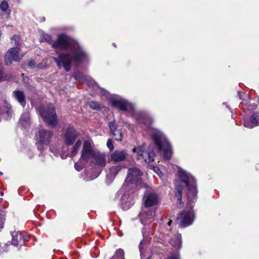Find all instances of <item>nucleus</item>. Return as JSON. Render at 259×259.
<instances>
[{"label": "nucleus", "mask_w": 259, "mask_h": 259, "mask_svg": "<svg viewBox=\"0 0 259 259\" xmlns=\"http://www.w3.org/2000/svg\"><path fill=\"white\" fill-rule=\"evenodd\" d=\"M52 47L55 50H69L70 52V53H61L58 58L53 57L59 69L63 66L66 71H69L72 64H78L89 60L88 54L78 43L71 40L65 34L58 35Z\"/></svg>", "instance_id": "1"}, {"label": "nucleus", "mask_w": 259, "mask_h": 259, "mask_svg": "<svg viewBox=\"0 0 259 259\" xmlns=\"http://www.w3.org/2000/svg\"><path fill=\"white\" fill-rule=\"evenodd\" d=\"M110 103L112 106L120 110L128 111L133 114L138 122L143 125L144 128L150 127L153 121L152 117L144 112L134 113V106L126 100L121 97H116L111 99Z\"/></svg>", "instance_id": "2"}, {"label": "nucleus", "mask_w": 259, "mask_h": 259, "mask_svg": "<svg viewBox=\"0 0 259 259\" xmlns=\"http://www.w3.org/2000/svg\"><path fill=\"white\" fill-rule=\"evenodd\" d=\"M178 174L181 180L185 184L188 204L189 207L192 208L191 203L196 199L197 194L196 180L190 173L182 168L179 169Z\"/></svg>", "instance_id": "3"}, {"label": "nucleus", "mask_w": 259, "mask_h": 259, "mask_svg": "<svg viewBox=\"0 0 259 259\" xmlns=\"http://www.w3.org/2000/svg\"><path fill=\"white\" fill-rule=\"evenodd\" d=\"M151 137L159 151L163 154L164 158L170 159L172 156V148L165 135L161 131L155 129L152 131Z\"/></svg>", "instance_id": "4"}, {"label": "nucleus", "mask_w": 259, "mask_h": 259, "mask_svg": "<svg viewBox=\"0 0 259 259\" xmlns=\"http://www.w3.org/2000/svg\"><path fill=\"white\" fill-rule=\"evenodd\" d=\"M133 152L138 160H142L145 163H151L154 160L155 154L153 145L143 144L133 148Z\"/></svg>", "instance_id": "5"}, {"label": "nucleus", "mask_w": 259, "mask_h": 259, "mask_svg": "<svg viewBox=\"0 0 259 259\" xmlns=\"http://www.w3.org/2000/svg\"><path fill=\"white\" fill-rule=\"evenodd\" d=\"M142 172L137 167H131L128 168L126 179L120 189L118 194H122L125 189L130 187V188H134L135 186L141 184Z\"/></svg>", "instance_id": "6"}, {"label": "nucleus", "mask_w": 259, "mask_h": 259, "mask_svg": "<svg viewBox=\"0 0 259 259\" xmlns=\"http://www.w3.org/2000/svg\"><path fill=\"white\" fill-rule=\"evenodd\" d=\"M39 113L46 124L52 127L56 126L57 124V115L53 105L51 104L47 108L41 107Z\"/></svg>", "instance_id": "7"}, {"label": "nucleus", "mask_w": 259, "mask_h": 259, "mask_svg": "<svg viewBox=\"0 0 259 259\" xmlns=\"http://www.w3.org/2000/svg\"><path fill=\"white\" fill-rule=\"evenodd\" d=\"M133 189L128 187L127 188L125 189L122 194L119 195L120 189L116 194L115 198L119 200L121 207L124 210L129 209L133 205Z\"/></svg>", "instance_id": "8"}, {"label": "nucleus", "mask_w": 259, "mask_h": 259, "mask_svg": "<svg viewBox=\"0 0 259 259\" xmlns=\"http://www.w3.org/2000/svg\"><path fill=\"white\" fill-rule=\"evenodd\" d=\"M24 57V54L20 47L10 48L5 55V62L7 65H10L13 61L19 62Z\"/></svg>", "instance_id": "9"}, {"label": "nucleus", "mask_w": 259, "mask_h": 259, "mask_svg": "<svg viewBox=\"0 0 259 259\" xmlns=\"http://www.w3.org/2000/svg\"><path fill=\"white\" fill-rule=\"evenodd\" d=\"M98 150L94 148L93 142L91 139L85 140L83 142L81 153V161L88 162V160L93 158Z\"/></svg>", "instance_id": "10"}, {"label": "nucleus", "mask_w": 259, "mask_h": 259, "mask_svg": "<svg viewBox=\"0 0 259 259\" xmlns=\"http://www.w3.org/2000/svg\"><path fill=\"white\" fill-rule=\"evenodd\" d=\"M53 135V133L52 132L45 129H41L38 131V134L36 136L37 141L36 144L40 151L49 145Z\"/></svg>", "instance_id": "11"}, {"label": "nucleus", "mask_w": 259, "mask_h": 259, "mask_svg": "<svg viewBox=\"0 0 259 259\" xmlns=\"http://www.w3.org/2000/svg\"><path fill=\"white\" fill-rule=\"evenodd\" d=\"M159 201V197L158 194L152 191L147 190L145 192L143 202L144 207L154 208L157 205Z\"/></svg>", "instance_id": "12"}, {"label": "nucleus", "mask_w": 259, "mask_h": 259, "mask_svg": "<svg viewBox=\"0 0 259 259\" xmlns=\"http://www.w3.org/2000/svg\"><path fill=\"white\" fill-rule=\"evenodd\" d=\"M156 209L155 208L142 207L139 216L141 222L144 224H148L154 220Z\"/></svg>", "instance_id": "13"}, {"label": "nucleus", "mask_w": 259, "mask_h": 259, "mask_svg": "<svg viewBox=\"0 0 259 259\" xmlns=\"http://www.w3.org/2000/svg\"><path fill=\"white\" fill-rule=\"evenodd\" d=\"M194 214L192 209L184 210L180 213L177 217V220L180 221L181 227H186L191 225L194 221Z\"/></svg>", "instance_id": "14"}, {"label": "nucleus", "mask_w": 259, "mask_h": 259, "mask_svg": "<svg viewBox=\"0 0 259 259\" xmlns=\"http://www.w3.org/2000/svg\"><path fill=\"white\" fill-rule=\"evenodd\" d=\"M127 156V153L126 150H115L110 154L108 160L115 163L119 162L125 160Z\"/></svg>", "instance_id": "15"}, {"label": "nucleus", "mask_w": 259, "mask_h": 259, "mask_svg": "<svg viewBox=\"0 0 259 259\" xmlns=\"http://www.w3.org/2000/svg\"><path fill=\"white\" fill-rule=\"evenodd\" d=\"M78 136V133L73 127H68L64 135L65 143L68 145L73 144Z\"/></svg>", "instance_id": "16"}, {"label": "nucleus", "mask_w": 259, "mask_h": 259, "mask_svg": "<svg viewBox=\"0 0 259 259\" xmlns=\"http://www.w3.org/2000/svg\"><path fill=\"white\" fill-rule=\"evenodd\" d=\"M93 162L99 167L102 168L104 167L106 163V155L99 152L98 150L93 157Z\"/></svg>", "instance_id": "17"}, {"label": "nucleus", "mask_w": 259, "mask_h": 259, "mask_svg": "<svg viewBox=\"0 0 259 259\" xmlns=\"http://www.w3.org/2000/svg\"><path fill=\"white\" fill-rule=\"evenodd\" d=\"M243 125L248 128H252L254 126L259 125V112L253 113L250 117V120H244Z\"/></svg>", "instance_id": "18"}, {"label": "nucleus", "mask_w": 259, "mask_h": 259, "mask_svg": "<svg viewBox=\"0 0 259 259\" xmlns=\"http://www.w3.org/2000/svg\"><path fill=\"white\" fill-rule=\"evenodd\" d=\"M121 168L122 166L121 165L112 166L109 168V171L107 174L106 178L109 182H112Z\"/></svg>", "instance_id": "19"}, {"label": "nucleus", "mask_w": 259, "mask_h": 259, "mask_svg": "<svg viewBox=\"0 0 259 259\" xmlns=\"http://www.w3.org/2000/svg\"><path fill=\"white\" fill-rule=\"evenodd\" d=\"M109 127L112 133L113 138L115 140L120 141L122 139V134L120 130L117 129L116 125L114 121L109 123Z\"/></svg>", "instance_id": "20"}, {"label": "nucleus", "mask_w": 259, "mask_h": 259, "mask_svg": "<svg viewBox=\"0 0 259 259\" xmlns=\"http://www.w3.org/2000/svg\"><path fill=\"white\" fill-rule=\"evenodd\" d=\"M14 97L24 107L26 104L25 96L23 91L20 90L14 91L13 93Z\"/></svg>", "instance_id": "21"}, {"label": "nucleus", "mask_w": 259, "mask_h": 259, "mask_svg": "<svg viewBox=\"0 0 259 259\" xmlns=\"http://www.w3.org/2000/svg\"><path fill=\"white\" fill-rule=\"evenodd\" d=\"M170 243L171 245L177 249H180L182 247V238L181 234L177 233L175 235V237L172 238L170 240Z\"/></svg>", "instance_id": "22"}, {"label": "nucleus", "mask_w": 259, "mask_h": 259, "mask_svg": "<svg viewBox=\"0 0 259 259\" xmlns=\"http://www.w3.org/2000/svg\"><path fill=\"white\" fill-rule=\"evenodd\" d=\"M12 237V244L15 246L18 245L19 243L22 240V236L21 233L19 231H14L11 233Z\"/></svg>", "instance_id": "23"}, {"label": "nucleus", "mask_w": 259, "mask_h": 259, "mask_svg": "<svg viewBox=\"0 0 259 259\" xmlns=\"http://www.w3.org/2000/svg\"><path fill=\"white\" fill-rule=\"evenodd\" d=\"M19 123L24 127H28L30 124V115L28 112H24L20 117Z\"/></svg>", "instance_id": "24"}, {"label": "nucleus", "mask_w": 259, "mask_h": 259, "mask_svg": "<svg viewBox=\"0 0 259 259\" xmlns=\"http://www.w3.org/2000/svg\"><path fill=\"white\" fill-rule=\"evenodd\" d=\"M183 188L180 185L176 184V197L177 198V205H181L182 204Z\"/></svg>", "instance_id": "25"}, {"label": "nucleus", "mask_w": 259, "mask_h": 259, "mask_svg": "<svg viewBox=\"0 0 259 259\" xmlns=\"http://www.w3.org/2000/svg\"><path fill=\"white\" fill-rule=\"evenodd\" d=\"M73 76L75 80L81 83H83L84 81H88V77L80 72L75 73Z\"/></svg>", "instance_id": "26"}, {"label": "nucleus", "mask_w": 259, "mask_h": 259, "mask_svg": "<svg viewBox=\"0 0 259 259\" xmlns=\"http://www.w3.org/2000/svg\"><path fill=\"white\" fill-rule=\"evenodd\" d=\"M40 42H47L49 44H52V40L51 36L48 34L42 33L40 36Z\"/></svg>", "instance_id": "27"}, {"label": "nucleus", "mask_w": 259, "mask_h": 259, "mask_svg": "<svg viewBox=\"0 0 259 259\" xmlns=\"http://www.w3.org/2000/svg\"><path fill=\"white\" fill-rule=\"evenodd\" d=\"M81 144V141L80 140H78L74 145L72 148V149L71 151L70 156L71 157H73L76 155L77 153V151L80 148Z\"/></svg>", "instance_id": "28"}, {"label": "nucleus", "mask_w": 259, "mask_h": 259, "mask_svg": "<svg viewBox=\"0 0 259 259\" xmlns=\"http://www.w3.org/2000/svg\"><path fill=\"white\" fill-rule=\"evenodd\" d=\"M11 43L14 46V47H20L21 48L19 36L14 35L11 38Z\"/></svg>", "instance_id": "29"}, {"label": "nucleus", "mask_w": 259, "mask_h": 259, "mask_svg": "<svg viewBox=\"0 0 259 259\" xmlns=\"http://www.w3.org/2000/svg\"><path fill=\"white\" fill-rule=\"evenodd\" d=\"M87 162H85L84 161H81V158H80L79 161L77 163H75L74 164V167L76 170L77 171H80L83 169L84 165L87 164Z\"/></svg>", "instance_id": "30"}, {"label": "nucleus", "mask_w": 259, "mask_h": 259, "mask_svg": "<svg viewBox=\"0 0 259 259\" xmlns=\"http://www.w3.org/2000/svg\"><path fill=\"white\" fill-rule=\"evenodd\" d=\"M113 259H124L123 250L121 249H118L113 256Z\"/></svg>", "instance_id": "31"}, {"label": "nucleus", "mask_w": 259, "mask_h": 259, "mask_svg": "<svg viewBox=\"0 0 259 259\" xmlns=\"http://www.w3.org/2000/svg\"><path fill=\"white\" fill-rule=\"evenodd\" d=\"M9 8V4L7 1H3L0 4V9L4 12H6Z\"/></svg>", "instance_id": "32"}, {"label": "nucleus", "mask_w": 259, "mask_h": 259, "mask_svg": "<svg viewBox=\"0 0 259 259\" xmlns=\"http://www.w3.org/2000/svg\"><path fill=\"white\" fill-rule=\"evenodd\" d=\"M90 107L93 109L98 110L101 108L100 105L96 102L91 101L89 103Z\"/></svg>", "instance_id": "33"}, {"label": "nucleus", "mask_w": 259, "mask_h": 259, "mask_svg": "<svg viewBox=\"0 0 259 259\" xmlns=\"http://www.w3.org/2000/svg\"><path fill=\"white\" fill-rule=\"evenodd\" d=\"M9 245L8 243L0 244V254L8 251L7 248Z\"/></svg>", "instance_id": "34"}, {"label": "nucleus", "mask_w": 259, "mask_h": 259, "mask_svg": "<svg viewBox=\"0 0 259 259\" xmlns=\"http://www.w3.org/2000/svg\"><path fill=\"white\" fill-rule=\"evenodd\" d=\"M152 169L160 177L162 178L163 175L161 170L157 166H153Z\"/></svg>", "instance_id": "35"}, {"label": "nucleus", "mask_w": 259, "mask_h": 259, "mask_svg": "<svg viewBox=\"0 0 259 259\" xmlns=\"http://www.w3.org/2000/svg\"><path fill=\"white\" fill-rule=\"evenodd\" d=\"M167 259H180L179 254L178 251L170 255Z\"/></svg>", "instance_id": "36"}, {"label": "nucleus", "mask_w": 259, "mask_h": 259, "mask_svg": "<svg viewBox=\"0 0 259 259\" xmlns=\"http://www.w3.org/2000/svg\"><path fill=\"white\" fill-rule=\"evenodd\" d=\"M6 79V77L4 76V72L2 67V63L0 62V81Z\"/></svg>", "instance_id": "37"}, {"label": "nucleus", "mask_w": 259, "mask_h": 259, "mask_svg": "<svg viewBox=\"0 0 259 259\" xmlns=\"http://www.w3.org/2000/svg\"><path fill=\"white\" fill-rule=\"evenodd\" d=\"M107 146L110 149V150H112L114 149V146L112 141L110 139L108 140L107 142Z\"/></svg>", "instance_id": "38"}, {"label": "nucleus", "mask_w": 259, "mask_h": 259, "mask_svg": "<svg viewBox=\"0 0 259 259\" xmlns=\"http://www.w3.org/2000/svg\"><path fill=\"white\" fill-rule=\"evenodd\" d=\"M5 218L3 215H0V230L3 228Z\"/></svg>", "instance_id": "39"}, {"label": "nucleus", "mask_w": 259, "mask_h": 259, "mask_svg": "<svg viewBox=\"0 0 259 259\" xmlns=\"http://www.w3.org/2000/svg\"><path fill=\"white\" fill-rule=\"evenodd\" d=\"M7 110L6 111V113L8 114V115H11L12 113V110L11 108V106L9 104H7L6 106Z\"/></svg>", "instance_id": "40"}, {"label": "nucleus", "mask_w": 259, "mask_h": 259, "mask_svg": "<svg viewBox=\"0 0 259 259\" xmlns=\"http://www.w3.org/2000/svg\"><path fill=\"white\" fill-rule=\"evenodd\" d=\"M28 65L32 68H34L36 67V63L34 61L31 60L29 62Z\"/></svg>", "instance_id": "41"}, {"label": "nucleus", "mask_w": 259, "mask_h": 259, "mask_svg": "<svg viewBox=\"0 0 259 259\" xmlns=\"http://www.w3.org/2000/svg\"><path fill=\"white\" fill-rule=\"evenodd\" d=\"M143 234L144 238H147L149 236L148 232H147V229L145 228L143 231Z\"/></svg>", "instance_id": "42"}, {"label": "nucleus", "mask_w": 259, "mask_h": 259, "mask_svg": "<svg viewBox=\"0 0 259 259\" xmlns=\"http://www.w3.org/2000/svg\"><path fill=\"white\" fill-rule=\"evenodd\" d=\"M97 177V176H96V177H92V178H88L85 180H86L87 181H88L93 180H94L95 178H96Z\"/></svg>", "instance_id": "43"}, {"label": "nucleus", "mask_w": 259, "mask_h": 259, "mask_svg": "<svg viewBox=\"0 0 259 259\" xmlns=\"http://www.w3.org/2000/svg\"><path fill=\"white\" fill-rule=\"evenodd\" d=\"M61 158H62V159H65V158H66L67 155H61Z\"/></svg>", "instance_id": "44"}, {"label": "nucleus", "mask_w": 259, "mask_h": 259, "mask_svg": "<svg viewBox=\"0 0 259 259\" xmlns=\"http://www.w3.org/2000/svg\"><path fill=\"white\" fill-rule=\"evenodd\" d=\"M171 223H172V221L171 220H169L168 221V223H167L168 226H170L171 224Z\"/></svg>", "instance_id": "45"}, {"label": "nucleus", "mask_w": 259, "mask_h": 259, "mask_svg": "<svg viewBox=\"0 0 259 259\" xmlns=\"http://www.w3.org/2000/svg\"><path fill=\"white\" fill-rule=\"evenodd\" d=\"M143 243V241H142L140 244V246H139V249H140V251L141 252V244Z\"/></svg>", "instance_id": "46"}, {"label": "nucleus", "mask_w": 259, "mask_h": 259, "mask_svg": "<svg viewBox=\"0 0 259 259\" xmlns=\"http://www.w3.org/2000/svg\"><path fill=\"white\" fill-rule=\"evenodd\" d=\"M240 100H242L241 95H239Z\"/></svg>", "instance_id": "47"}, {"label": "nucleus", "mask_w": 259, "mask_h": 259, "mask_svg": "<svg viewBox=\"0 0 259 259\" xmlns=\"http://www.w3.org/2000/svg\"><path fill=\"white\" fill-rule=\"evenodd\" d=\"M88 85H90V84L89 83V82H88Z\"/></svg>", "instance_id": "48"}, {"label": "nucleus", "mask_w": 259, "mask_h": 259, "mask_svg": "<svg viewBox=\"0 0 259 259\" xmlns=\"http://www.w3.org/2000/svg\"><path fill=\"white\" fill-rule=\"evenodd\" d=\"M0 175H2V172H0Z\"/></svg>", "instance_id": "49"}]
</instances>
